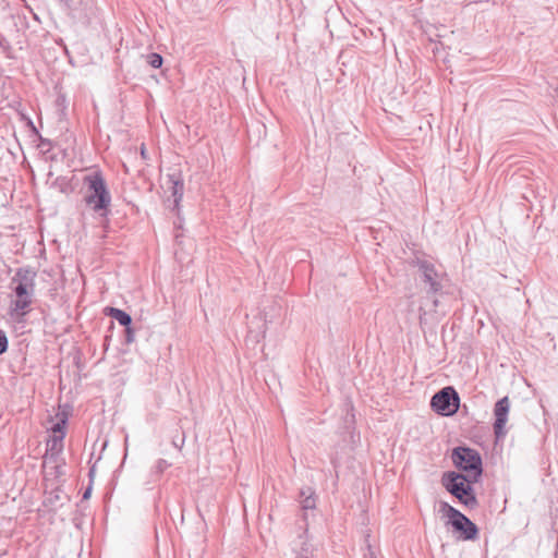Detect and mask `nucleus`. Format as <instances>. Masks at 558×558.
Returning a JSON list of instances; mask_svg holds the SVG:
<instances>
[{"label":"nucleus","mask_w":558,"mask_h":558,"mask_svg":"<svg viewBox=\"0 0 558 558\" xmlns=\"http://www.w3.org/2000/svg\"><path fill=\"white\" fill-rule=\"evenodd\" d=\"M84 202L100 218L108 219L111 194L100 171H93L83 178Z\"/></svg>","instance_id":"1"},{"label":"nucleus","mask_w":558,"mask_h":558,"mask_svg":"<svg viewBox=\"0 0 558 558\" xmlns=\"http://www.w3.org/2000/svg\"><path fill=\"white\" fill-rule=\"evenodd\" d=\"M37 272L31 267H21L16 269L11 284H14L13 292L16 300L12 302V312L24 315L31 306L33 294L35 292V278Z\"/></svg>","instance_id":"2"},{"label":"nucleus","mask_w":558,"mask_h":558,"mask_svg":"<svg viewBox=\"0 0 558 558\" xmlns=\"http://www.w3.org/2000/svg\"><path fill=\"white\" fill-rule=\"evenodd\" d=\"M472 477L461 472L448 471L441 476V484L446 490L459 500L463 506L474 509L478 501L473 488Z\"/></svg>","instance_id":"3"},{"label":"nucleus","mask_w":558,"mask_h":558,"mask_svg":"<svg viewBox=\"0 0 558 558\" xmlns=\"http://www.w3.org/2000/svg\"><path fill=\"white\" fill-rule=\"evenodd\" d=\"M451 460L453 465L464 472V475L478 482L483 474V461L480 452L466 446H458L452 449Z\"/></svg>","instance_id":"4"},{"label":"nucleus","mask_w":558,"mask_h":558,"mask_svg":"<svg viewBox=\"0 0 558 558\" xmlns=\"http://www.w3.org/2000/svg\"><path fill=\"white\" fill-rule=\"evenodd\" d=\"M441 510L446 512L449 523L454 531L460 533L463 541L477 539L478 527L465 514L446 501L441 502Z\"/></svg>","instance_id":"5"},{"label":"nucleus","mask_w":558,"mask_h":558,"mask_svg":"<svg viewBox=\"0 0 558 558\" xmlns=\"http://www.w3.org/2000/svg\"><path fill=\"white\" fill-rule=\"evenodd\" d=\"M460 397L453 387L448 386L436 392L430 400L434 412L442 416H450L458 412Z\"/></svg>","instance_id":"6"},{"label":"nucleus","mask_w":558,"mask_h":558,"mask_svg":"<svg viewBox=\"0 0 558 558\" xmlns=\"http://www.w3.org/2000/svg\"><path fill=\"white\" fill-rule=\"evenodd\" d=\"M414 266L417 267L418 271L422 276V281L428 286V293H437L442 289L440 282V275L436 270V267L433 263L426 259L416 258L413 262Z\"/></svg>","instance_id":"7"},{"label":"nucleus","mask_w":558,"mask_h":558,"mask_svg":"<svg viewBox=\"0 0 558 558\" xmlns=\"http://www.w3.org/2000/svg\"><path fill=\"white\" fill-rule=\"evenodd\" d=\"M510 410V401L508 397L499 399L494 407V434L497 438L504 437L506 434L505 426L508 421Z\"/></svg>","instance_id":"8"},{"label":"nucleus","mask_w":558,"mask_h":558,"mask_svg":"<svg viewBox=\"0 0 558 558\" xmlns=\"http://www.w3.org/2000/svg\"><path fill=\"white\" fill-rule=\"evenodd\" d=\"M62 436L53 435L47 442V450L44 456V469L47 470L50 463H56L60 460L63 444Z\"/></svg>","instance_id":"9"},{"label":"nucleus","mask_w":558,"mask_h":558,"mask_svg":"<svg viewBox=\"0 0 558 558\" xmlns=\"http://www.w3.org/2000/svg\"><path fill=\"white\" fill-rule=\"evenodd\" d=\"M166 184L171 191V194L174 197V205L177 206L183 196L184 190L183 179L181 178L180 171L173 170L171 173H168Z\"/></svg>","instance_id":"10"},{"label":"nucleus","mask_w":558,"mask_h":558,"mask_svg":"<svg viewBox=\"0 0 558 558\" xmlns=\"http://www.w3.org/2000/svg\"><path fill=\"white\" fill-rule=\"evenodd\" d=\"M293 550L296 554L295 558H313V547L307 542L306 532L299 535L298 541L294 542Z\"/></svg>","instance_id":"11"},{"label":"nucleus","mask_w":558,"mask_h":558,"mask_svg":"<svg viewBox=\"0 0 558 558\" xmlns=\"http://www.w3.org/2000/svg\"><path fill=\"white\" fill-rule=\"evenodd\" d=\"M104 314L112 319L117 320L121 326L128 327L132 325V317L129 313L121 308L106 306L104 308Z\"/></svg>","instance_id":"12"},{"label":"nucleus","mask_w":558,"mask_h":558,"mask_svg":"<svg viewBox=\"0 0 558 558\" xmlns=\"http://www.w3.org/2000/svg\"><path fill=\"white\" fill-rule=\"evenodd\" d=\"M61 501V489L57 488L48 494L45 499V505L50 507H57Z\"/></svg>","instance_id":"13"},{"label":"nucleus","mask_w":558,"mask_h":558,"mask_svg":"<svg viewBox=\"0 0 558 558\" xmlns=\"http://www.w3.org/2000/svg\"><path fill=\"white\" fill-rule=\"evenodd\" d=\"M300 504L303 509L311 510L316 507L315 492H310L305 498L300 499Z\"/></svg>","instance_id":"14"},{"label":"nucleus","mask_w":558,"mask_h":558,"mask_svg":"<svg viewBox=\"0 0 558 558\" xmlns=\"http://www.w3.org/2000/svg\"><path fill=\"white\" fill-rule=\"evenodd\" d=\"M65 424H66V417L63 416L62 418H60L53 426H52V432H53V435H57V436H62V438H64L65 436Z\"/></svg>","instance_id":"15"},{"label":"nucleus","mask_w":558,"mask_h":558,"mask_svg":"<svg viewBox=\"0 0 558 558\" xmlns=\"http://www.w3.org/2000/svg\"><path fill=\"white\" fill-rule=\"evenodd\" d=\"M162 61H163V59L159 53L151 52L147 56V62L154 69H159L162 65Z\"/></svg>","instance_id":"16"},{"label":"nucleus","mask_w":558,"mask_h":558,"mask_svg":"<svg viewBox=\"0 0 558 558\" xmlns=\"http://www.w3.org/2000/svg\"><path fill=\"white\" fill-rule=\"evenodd\" d=\"M123 337H124L125 344H131L135 341V330L132 327V325L124 327Z\"/></svg>","instance_id":"17"},{"label":"nucleus","mask_w":558,"mask_h":558,"mask_svg":"<svg viewBox=\"0 0 558 558\" xmlns=\"http://www.w3.org/2000/svg\"><path fill=\"white\" fill-rule=\"evenodd\" d=\"M48 468L51 469L50 474L53 475L54 477H60L64 474L63 465L60 464V460L56 463H50Z\"/></svg>","instance_id":"18"},{"label":"nucleus","mask_w":558,"mask_h":558,"mask_svg":"<svg viewBox=\"0 0 558 558\" xmlns=\"http://www.w3.org/2000/svg\"><path fill=\"white\" fill-rule=\"evenodd\" d=\"M9 341L5 332L0 329V355L8 351Z\"/></svg>","instance_id":"19"},{"label":"nucleus","mask_w":558,"mask_h":558,"mask_svg":"<svg viewBox=\"0 0 558 558\" xmlns=\"http://www.w3.org/2000/svg\"><path fill=\"white\" fill-rule=\"evenodd\" d=\"M169 466V463L163 460V459H159L156 463V472L157 473H162Z\"/></svg>","instance_id":"20"},{"label":"nucleus","mask_w":558,"mask_h":558,"mask_svg":"<svg viewBox=\"0 0 558 558\" xmlns=\"http://www.w3.org/2000/svg\"><path fill=\"white\" fill-rule=\"evenodd\" d=\"M310 492H314L311 487L302 488L300 490V499L305 498Z\"/></svg>","instance_id":"21"},{"label":"nucleus","mask_w":558,"mask_h":558,"mask_svg":"<svg viewBox=\"0 0 558 558\" xmlns=\"http://www.w3.org/2000/svg\"><path fill=\"white\" fill-rule=\"evenodd\" d=\"M39 140H40V144L43 146H50L51 145V142L48 138H44V137L39 136Z\"/></svg>","instance_id":"22"},{"label":"nucleus","mask_w":558,"mask_h":558,"mask_svg":"<svg viewBox=\"0 0 558 558\" xmlns=\"http://www.w3.org/2000/svg\"><path fill=\"white\" fill-rule=\"evenodd\" d=\"M89 495H90V487H88V488L85 490V493H84V495H83V498H84V499H86V498H88V497H89Z\"/></svg>","instance_id":"23"},{"label":"nucleus","mask_w":558,"mask_h":558,"mask_svg":"<svg viewBox=\"0 0 558 558\" xmlns=\"http://www.w3.org/2000/svg\"><path fill=\"white\" fill-rule=\"evenodd\" d=\"M141 154H142L143 158H146V151H145V148H144V147H142V151H141Z\"/></svg>","instance_id":"24"},{"label":"nucleus","mask_w":558,"mask_h":558,"mask_svg":"<svg viewBox=\"0 0 558 558\" xmlns=\"http://www.w3.org/2000/svg\"><path fill=\"white\" fill-rule=\"evenodd\" d=\"M94 472H95V470H94V468H92V469L89 470V476H93V475H94Z\"/></svg>","instance_id":"25"},{"label":"nucleus","mask_w":558,"mask_h":558,"mask_svg":"<svg viewBox=\"0 0 558 558\" xmlns=\"http://www.w3.org/2000/svg\"><path fill=\"white\" fill-rule=\"evenodd\" d=\"M174 447L180 448V445L177 441H173Z\"/></svg>","instance_id":"26"},{"label":"nucleus","mask_w":558,"mask_h":558,"mask_svg":"<svg viewBox=\"0 0 558 558\" xmlns=\"http://www.w3.org/2000/svg\"><path fill=\"white\" fill-rule=\"evenodd\" d=\"M0 46L4 47V45H3V41H2V40H0Z\"/></svg>","instance_id":"27"},{"label":"nucleus","mask_w":558,"mask_h":558,"mask_svg":"<svg viewBox=\"0 0 558 558\" xmlns=\"http://www.w3.org/2000/svg\"><path fill=\"white\" fill-rule=\"evenodd\" d=\"M369 558H375V557H373V554H371V557H369Z\"/></svg>","instance_id":"28"}]
</instances>
